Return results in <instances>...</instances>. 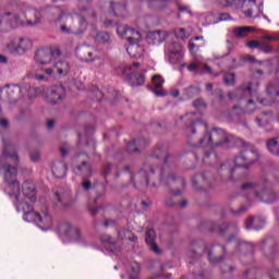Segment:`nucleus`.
Wrapping results in <instances>:
<instances>
[{"instance_id":"37","label":"nucleus","mask_w":279,"mask_h":279,"mask_svg":"<svg viewBox=\"0 0 279 279\" xmlns=\"http://www.w3.org/2000/svg\"><path fill=\"white\" fill-rule=\"evenodd\" d=\"M258 221L257 218H254V217H248L245 222H244V226H245V229L246 230H259L260 228H258V226H256V222Z\"/></svg>"},{"instance_id":"28","label":"nucleus","mask_w":279,"mask_h":279,"mask_svg":"<svg viewBox=\"0 0 279 279\" xmlns=\"http://www.w3.org/2000/svg\"><path fill=\"white\" fill-rule=\"evenodd\" d=\"M255 121L258 128H265V125H269V123L271 122V112L259 113Z\"/></svg>"},{"instance_id":"62","label":"nucleus","mask_w":279,"mask_h":279,"mask_svg":"<svg viewBox=\"0 0 279 279\" xmlns=\"http://www.w3.org/2000/svg\"><path fill=\"white\" fill-rule=\"evenodd\" d=\"M8 63V58L3 54H0V64H7Z\"/></svg>"},{"instance_id":"13","label":"nucleus","mask_w":279,"mask_h":279,"mask_svg":"<svg viewBox=\"0 0 279 279\" xmlns=\"http://www.w3.org/2000/svg\"><path fill=\"white\" fill-rule=\"evenodd\" d=\"M52 14H56L58 16L56 23H60V21H64V24L60 26V32L62 34H75V28L71 26V23H73V16L69 14H64L60 8L52 9Z\"/></svg>"},{"instance_id":"4","label":"nucleus","mask_w":279,"mask_h":279,"mask_svg":"<svg viewBox=\"0 0 279 279\" xmlns=\"http://www.w3.org/2000/svg\"><path fill=\"white\" fill-rule=\"evenodd\" d=\"M26 21V25L35 27L40 25L43 21V9L24 4L21 7V13L7 12L0 15V31L8 29V27H16L19 23Z\"/></svg>"},{"instance_id":"39","label":"nucleus","mask_w":279,"mask_h":279,"mask_svg":"<svg viewBox=\"0 0 279 279\" xmlns=\"http://www.w3.org/2000/svg\"><path fill=\"white\" fill-rule=\"evenodd\" d=\"M259 51H263L264 53H271L272 49L267 40L263 39L259 41Z\"/></svg>"},{"instance_id":"58","label":"nucleus","mask_w":279,"mask_h":279,"mask_svg":"<svg viewBox=\"0 0 279 279\" xmlns=\"http://www.w3.org/2000/svg\"><path fill=\"white\" fill-rule=\"evenodd\" d=\"M220 21H230V14L228 13L220 14Z\"/></svg>"},{"instance_id":"60","label":"nucleus","mask_w":279,"mask_h":279,"mask_svg":"<svg viewBox=\"0 0 279 279\" xmlns=\"http://www.w3.org/2000/svg\"><path fill=\"white\" fill-rule=\"evenodd\" d=\"M162 154H163L162 148H158L157 150H155L154 156H156V158H160V156H162Z\"/></svg>"},{"instance_id":"31","label":"nucleus","mask_w":279,"mask_h":279,"mask_svg":"<svg viewBox=\"0 0 279 279\" xmlns=\"http://www.w3.org/2000/svg\"><path fill=\"white\" fill-rule=\"evenodd\" d=\"M92 36L97 43L105 44L110 40V35L106 32H97V28L92 29Z\"/></svg>"},{"instance_id":"52","label":"nucleus","mask_w":279,"mask_h":279,"mask_svg":"<svg viewBox=\"0 0 279 279\" xmlns=\"http://www.w3.org/2000/svg\"><path fill=\"white\" fill-rule=\"evenodd\" d=\"M94 95L96 96V98H95L96 101H101V99H102V97H104V94L101 93V90L96 89V90L94 92Z\"/></svg>"},{"instance_id":"49","label":"nucleus","mask_w":279,"mask_h":279,"mask_svg":"<svg viewBox=\"0 0 279 279\" xmlns=\"http://www.w3.org/2000/svg\"><path fill=\"white\" fill-rule=\"evenodd\" d=\"M31 160L33 162H38L40 160V151L36 150L31 154Z\"/></svg>"},{"instance_id":"55","label":"nucleus","mask_w":279,"mask_h":279,"mask_svg":"<svg viewBox=\"0 0 279 279\" xmlns=\"http://www.w3.org/2000/svg\"><path fill=\"white\" fill-rule=\"evenodd\" d=\"M53 128H56V121L54 120H48L47 129L48 130H53Z\"/></svg>"},{"instance_id":"32","label":"nucleus","mask_w":279,"mask_h":279,"mask_svg":"<svg viewBox=\"0 0 279 279\" xmlns=\"http://www.w3.org/2000/svg\"><path fill=\"white\" fill-rule=\"evenodd\" d=\"M147 143V141H145V138H141L137 141H133L130 142L126 146L128 151H130L131 154L138 151V147H145V144Z\"/></svg>"},{"instance_id":"11","label":"nucleus","mask_w":279,"mask_h":279,"mask_svg":"<svg viewBox=\"0 0 279 279\" xmlns=\"http://www.w3.org/2000/svg\"><path fill=\"white\" fill-rule=\"evenodd\" d=\"M99 7L104 10H108L109 14H113V16H125L128 14V3H125V1H100Z\"/></svg>"},{"instance_id":"14","label":"nucleus","mask_w":279,"mask_h":279,"mask_svg":"<svg viewBox=\"0 0 279 279\" xmlns=\"http://www.w3.org/2000/svg\"><path fill=\"white\" fill-rule=\"evenodd\" d=\"M32 47V39L27 37L15 38L8 45V49L11 53H25L26 51H29Z\"/></svg>"},{"instance_id":"48","label":"nucleus","mask_w":279,"mask_h":279,"mask_svg":"<svg viewBox=\"0 0 279 279\" xmlns=\"http://www.w3.org/2000/svg\"><path fill=\"white\" fill-rule=\"evenodd\" d=\"M195 122H192V124H190L187 128H186V134L189 136V138H191V134H195Z\"/></svg>"},{"instance_id":"59","label":"nucleus","mask_w":279,"mask_h":279,"mask_svg":"<svg viewBox=\"0 0 279 279\" xmlns=\"http://www.w3.org/2000/svg\"><path fill=\"white\" fill-rule=\"evenodd\" d=\"M221 269L222 274H230V271H232V266H223Z\"/></svg>"},{"instance_id":"34","label":"nucleus","mask_w":279,"mask_h":279,"mask_svg":"<svg viewBox=\"0 0 279 279\" xmlns=\"http://www.w3.org/2000/svg\"><path fill=\"white\" fill-rule=\"evenodd\" d=\"M90 171H92L90 165H88L85 161H83L82 165L75 168V173H82V175H85V177L90 175Z\"/></svg>"},{"instance_id":"54","label":"nucleus","mask_w":279,"mask_h":279,"mask_svg":"<svg viewBox=\"0 0 279 279\" xmlns=\"http://www.w3.org/2000/svg\"><path fill=\"white\" fill-rule=\"evenodd\" d=\"M245 210H247V207L242 206L238 210H232V213H233V215H243V213H245Z\"/></svg>"},{"instance_id":"10","label":"nucleus","mask_w":279,"mask_h":279,"mask_svg":"<svg viewBox=\"0 0 279 279\" xmlns=\"http://www.w3.org/2000/svg\"><path fill=\"white\" fill-rule=\"evenodd\" d=\"M258 158H260L258 150L251 147L250 149L242 151L238 157H235V169H250V167H252V165H254Z\"/></svg>"},{"instance_id":"23","label":"nucleus","mask_w":279,"mask_h":279,"mask_svg":"<svg viewBox=\"0 0 279 279\" xmlns=\"http://www.w3.org/2000/svg\"><path fill=\"white\" fill-rule=\"evenodd\" d=\"M168 53L171 62H178L182 58V46L178 43H172L168 46Z\"/></svg>"},{"instance_id":"1","label":"nucleus","mask_w":279,"mask_h":279,"mask_svg":"<svg viewBox=\"0 0 279 279\" xmlns=\"http://www.w3.org/2000/svg\"><path fill=\"white\" fill-rule=\"evenodd\" d=\"M10 162H19V155L14 150V146L5 144L2 156L0 157V173H3L4 182L9 184V193L11 197L15 198V206L17 213H24L23 219L28 223L38 221V211H35L27 202H24L19 193V181L16 180V166Z\"/></svg>"},{"instance_id":"35","label":"nucleus","mask_w":279,"mask_h":279,"mask_svg":"<svg viewBox=\"0 0 279 279\" xmlns=\"http://www.w3.org/2000/svg\"><path fill=\"white\" fill-rule=\"evenodd\" d=\"M166 5L165 0H148V8L150 10H162Z\"/></svg>"},{"instance_id":"20","label":"nucleus","mask_w":279,"mask_h":279,"mask_svg":"<svg viewBox=\"0 0 279 279\" xmlns=\"http://www.w3.org/2000/svg\"><path fill=\"white\" fill-rule=\"evenodd\" d=\"M66 95V92L64 89V86L58 85L51 87L47 95V101L49 104H60L64 99Z\"/></svg>"},{"instance_id":"17","label":"nucleus","mask_w":279,"mask_h":279,"mask_svg":"<svg viewBox=\"0 0 279 279\" xmlns=\"http://www.w3.org/2000/svg\"><path fill=\"white\" fill-rule=\"evenodd\" d=\"M20 191L17 192L20 194V197L22 201L25 202V199H29V202H35L37 194H36V185H34L33 182L26 181L22 184V192H21V184L19 183Z\"/></svg>"},{"instance_id":"2","label":"nucleus","mask_w":279,"mask_h":279,"mask_svg":"<svg viewBox=\"0 0 279 279\" xmlns=\"http://www.w3.org/2000/svg\"><path fill=\"white\" fill-rule=\"evenodd\" d=\"M56 56H60L59 49L41 48L35 54L37 64L43 68L35 72L37 82H50V80H62L71 71V63L65 60L56 61Z\"/></svg>"},{"instance_id":"21","label":"nucleus","mask_w":279,"mask_h":279,"mask_svg":"<svg viewBox=\"0 0 279 279\" xmlns=\"http://www.w3.org/2000/svg\"><path fill=\"white\" fill-rule=\"evenodd\" d=\"M168 36L167 31H154L148 33L147 40L149 45H162Z\"/></svg>"},{"instance_id":"3","label":"nucleus","mask_w":279,"mask_h":279,"mask_svg":"<svg viewBox=\"0 0 279 279\" xmlns=\"http://www.w3.org/2000/svg\"><path fill=\"white\" fill-rule=\"evenodd\" d=\"M256 88H258V82L253 80L229 93L228 97L232 101H245L244 108L239 105L233 107V114H254L256 112L258 109V90Z\"/></svg>"},{"instance_id":"38","label":"nucleus","mask_w":279,"mask_h":279,"mask_svg":"<svg viewBox=\"0 0 279 279\" xmlns=\"http://www.w3.org/2000/svg\"><path fill=\"white\" fill-rule=\"evenodd\" d=\"M119 239L134 241V236L132 235V231L128 229H122L119 231Z\"/></svg>"},{"instance_id":"30","label":"nucleus","mask_w":279,"mask_h":279,"mask_svg":"<svg viewBox=\"0 0 279 279\" xmlns=\"http://www.w3.org/2000/svg\"><path fill=\"white\" fill-rule=\"evenodd\" d=\"M52 173L54 178H64L66 175V165L64 162H58L52 166Z\"/></svg>"},{"instance_id":"43","label":"nucleus","mask_w":279,"mask_h":279,"mask_svg":"<svg viewBox=\"0 0 279 279\" xmlns=\"http://www.w3.org/2000/svg\"><path fill=\"white\" fill-rule=\"evenodd\" d=\"M184 95L185 97H187V99H193V97L197 95V88L191 86L187 89H185Z\"/></svg>"},{"instance_id":"51","label":"nucleus","mask_w":279,"mask_h":279,"mask_svg":"<svg viewBox=\"0 0 279 279\" xmlns=\"http://www.w3.org/2000/svg\"><path fill=\"white\" fill-rule=\"evenodd\" d=\"M194 108H206V102H204L202 99L195 100Z\"/></svg>"},{"instance_id":"57","label":"nucleus","mask_w":279,"mask_h":279,"mask_svg":"<svg viewBox=\"0 0 279 279\" xmlns=\"http://www.w3.org/2000/svg\"><path fill=\"white\" fill-rule=\"evenodd\" d=\"M110 169H112V165L107 163V165L105 166V169H104V175H105V177L108 175V173H110Z\"/></svg>"},{"instance_id":"7","label":"nucleus","mask_w":279,"mask_h":279,"mask_svg":"<svg viewBox=\"0 0 279 279\" xmlns=\"http://www.w3.org/2000/svg\"><path fill=\"white\" fill-rule=\"evenodd\" d=\"M242 189L244 191H255L257 199L266 204H271V202H276L277 199L276 193L269 184L246 183Z\"/></svg>"},{"instance_id":"41","label":"nucleus","mask_w":279,"mask_h":279,"mask_svg":"<svg viewBox=\"0 0 279 279\" xmlns=\"http://www.w3.org/2000/svg\"><path fill=\"white\" fill-rule=\"evenodd\" d=\"M239 247H240L241 252H248L250 254H252V252H254V244H252V243L242 242V243H240Z\"/></svg>"},{"instance_id":"18","label":"nucleus","mask_w":279,"mask_h":279,"mask_svg":"<svg viewBox=\"0 0 279 279\" xmlns=\"http://www.w3.org/2000/svg\"><path fill=\"white\" fill-rule=\"evenodd\" d=\"M36 223L41 230H51V228L53 227V218H51V215H49L47 207H43L38 211Z\"/></svg>"},{"instance_id":"61","label":"nucleus","mask_w":279,"mask_h":279,"mask_svg":"<svg viewBox=\"0 0 279 279\" xmlns=\"http://www.w3.org/2000/svg\"><path fill=\"white\" fill-rule=\"evenodd\" d=\"M154 94L157 96V97H162L166 95L165 90L160 89V90H154Z\"/></svg>"},{"instance_id":"63","label":"nucleus","mask_w":279,"mask_h":279,"mask_svg":"<svg viewBox=\"0 0 279 279\" xmlns=\"http://www.w3.org/2000/svg\"><path fill=\"white\" fill-rule=\"evenodd\" d=\"M171 96H172V97H180V90L173 89V90L171 92Z\"/></svg>"},{"instance_id":"5","label":"nucleus","mask_w":279,"mask_h":279,"mask_svg":"<svg viewBox=\"0 0 279 279\" xmlns=\"http://www.w3.org/2000/svg\"><path fill=\"white\" fill-rule=\"evenodd\" d=\"M117 34L123 40L129 43L126 51L131 58H142L144 53L143 46H141V40H143V35L141 32L128 26V25H118Z\"/></svg>"},{"instance_id":"42","label":"nucleus","mask_w":279,"mask_h":279,"mask_svg":"<svg viewBox=\"0 0 279 279\" xmlns=\"http://www.w3.org/2000/svg\"><path fill=\"white\" fill-rule=\"evenodd\" d=\"M174 34L179 40H186V38H189V34H186L184 28H177Z\"/></svg>"},{"instance_id":"19","label":"nucleus","mask_w":279,"mask_h":279,"mask_svg":"<svg viewBox=\"0 0 279 279\" xmlns=\"http://www.w3.org/2000/svg\"><path fill=\"white\" fill-rule=\"evenodd\" d=\"M266 95L268 98H260L258 96V99H255L257 104H260L262 106H270V104H274V97H279V87L278 85L270 83L266 86Z\"/></svg>"},{"instance_id":"36","label":"nucleus","mask_w":279,"mask_h":279,"mask_svg":"<svg viewBox=\"0 0 279 279\" xmlns=\"http://www.w3.org/2000/svg\"><path fill=\"white\" fill-rule=\"evenodd\" d=\"M78 28H74V34L78 35L82 34L85 29L88 28V23L84 16H78Z\"/></svg>"},{"instance_id":"47","label":"nucleus","mask_w":279,"mask_h":279,"mask_svg":"<svg viewBox=\"0 0 279 279\" xmlns=\"http://www.w3.org/2000/svg\"><path fill=\"white\" fill-rule=\"evenodd\" d=\"M247 47H250V49H256V48H260V41L258 40H250L247 41Z\"/></svg>"},{"instance_id":"56","label":"nucleus","mask_w":279,"mask_h":279,"mask_svg":"<svg viewBox=\"0 0 279 279\" xmlns=\"http://www.w3.org/2000/svg\"><path fill=\"white\" fill-rule=\"evenodd\" d=\"M179 12H187V14H191V10L189 9V7L185 5H179Z\"/></svg>"},{"instance_id":"64","label":"nucleus","mask_w":279,"mask_h":279,"mask_svg":"<svg viewBox=\"0 0 279 279\" xmlns=\"http://www.w3.org/2000/svg\"><path fill=\"white\" fill-rule=\"evenodd\" d=\"M244 14H245V16H247L248 19L252 17V14H253L252 9H248L247 11H244Z\"/></svg>"},{"instance_id":"15","label":"nucleus","mask_w":279,"mask_h":279,"mask_svg":"<svg viewBox=\"0 0 279 279\" xmlns=\"http://www.w3.org/2000/svg\"><path fill=\"white\" fill-rule=\"evenodd\" d=\"M59 234L65 236L69 241H80L82 233L71 222H61L58 227Z\"/></svg>"},{"instance_id":"29","label":"nucleus","mask_w":279,"mask_h":279,"mask_svg":"<svg viewBox=\"0 0 279 279\" xmlns=\"http://www.w3.org/2000/svg\"><path fill=\"white\" fill-rule=\"evenodd\" d=\"M266 145L270 154L274 156H279V136L268 140Z\"/></svg>"},{"instance_id":"24","label":"nucleus","mask_w":279,"mask_h":279,"mask_svg":"<svg viewBox=\"0 0 279 279\" xmlns=\"http://www.w3.org/2000/svg\"><path fill=\"white\" fill-rule=\"evenodd\" d=\"M223 252H226V247L219 245H215L209 250L208 256L211 265H217V263L221 262V256H219V254H223Z\"/></svg>"},{"instance_id":"44","label":"nucleus","mask_w":279,"mask_h":279,"mask_svg":"<svg viewBox=\"0 0 279 279\" xmlns=\"http://www.w3.org/2000/svg\"><path fill=\"white\" fill-rule=\"evenodd\" d=\"M225 84H227V86H233V84H234V73H227L225 75Z\"/></svg>"},{"instance_id":"8","label":"nucleus","mask_w":279,"mask_h":279,"mask_svg":"<svg viewBox=\"0 0 279 279\" xmlns=\"http://www.w3.org/2000/svg\"><path fill=\"white\" fill-rule=\"evenodd\" d=\"M154 173H156V171L154 170V165L145 166L144 170H140L131 178V182L133 183V186H135V189H141V186H147V184H150V186H157L155 182L151 183V177L154 175Z\"/></svg>"},{"instance_id":"45","label":"nucleus","mask_w":279,"mask_h":279,"mask_svg":"<svg viewBox=\"0 0 279 279\" xmlns=\"http://www.w3.org/2000/svg\"><path fill=\"white\" fill-rule=\"evenodd\" d=\"M198 73H213V70L207 64H199Z\"/></svg>"},{"instance_id":"33","label":"nucleus","mask_w":279,"mask_h":279,"mask_svg":"<svg viewBox=\"0 0 279 279\" xmlns=\"http://www.w3.org/2000/svg\"><path fill=\"white\" fill-rule=\"evenodd\" d=\"M138 274H141V264L136 262L131 263L129 279H138Z\"/></svg>"},{"instance_id":"6","label":"nucleus","mask_w":279,"mask_h":279,"mask_svg":"<svg viewBox=\"0 0 279 279\" xmlns=\"http://www.w3.org/2000/svg\"><path fill=\"white\" fill-rule=\"evenodd\" d=\"M191 145L194 147H204L207 149H215V147H226L229 143L228 133L223 129H213L197 142L193 143L190 140Z\"/></svg>"},{"instance_id":"16","label":"nucleus","mask_w":279,"mask_h":279,"mask_svg":"<svg viewBox=\"0 0 279 279\" xmlns=\"http://www.w3.org/2000/svg\"><path fill=\"white\" fill-rule=\"evenodd\" d=\"M141 66V63L135 62L133 65H128L123 70V75H126V77H130L132 86H143L145 84V75L143 74H135L136 69Z\"/></svg>"},{"instance_id":"25","label":"nucleus","mask_w":279,"mask_h":279,"mask_svg":"<svg viewBox=\"0 0 279 279\" xmlns=\"http://www.w3.org/2000/svg\"><path fill=\"white\" fill-rule=\"evenodd\" d=\"M146 243L149 245L151 252L155 254H162L158 244H156V231L154 229H148L146 232Z\"/></svg>"},{"instance_id":"46","label":"nucleus","mask_w":279,"mask_h":279,"mask_svg":"<svg viewBox=\"0 0 279 279\" xmlns=\"http://www.w3.org/2000/svg\"><path fill=\"white\" fill-rule=\"evenodd\" d=\"M62 156H68L69 151H71V146L69 144H63L60 148Z\"/></svg>"},{"instance_id":"22","label":"nucleus","mask_w":279,"mask_h":279,"mask_svg":"<svg viewBox=\"0 0 279 279\" xmlns=\"http://www.w3.org/2000/svg\"><path fill=\"white\" fill-rule=\"evenodd\" d=\"M101 242L108 252H112L113 254H119V252H121L120 244L117 243L112 236L105 234L101 236Z\"/></svg>"},{"instance_id":"26","label":"nucleus","mask_w":279,"mask_h":279,"mask_svg":"<svg viewBox=\"0 0 279 279\" xmlns=\"http://www.w3.org/2000/svg\"><path fill=\"white\" fill-rule=\"evenodd\" d=\"M245 3L252 8V5H256V0H225L226 8H239L238 5H244Z\"/></svg>"},{"instance_id":"50","label":"nucleus","mask_w":279,"mask_h":279,"mask_svg":"<svg viewBox=\"0 0 279 279\" xmlns=\"http://www.w3.org/2000/svg\"><path fill=\"white\" fill-rule=\"evenodd\" d=\"M187 71H190L191 73H193V71H196L197 73H199V64L193 62L187 66Z\"/></svg>"},{"instance_id":"53","label":"nucleus","mask_w":279,"mask_h":279,"mask_svg":"<svg viewBox=\"0 0 279 279\" xmlns=\"http://www.w3.org/2000/svg\"><path fill=\"white\" fill-rule=\"evenodd\" d=\"M82 186L84 191H90V187L93 186V184L90 183V181L86 180L82 183Z\"/></svg>"},{"instance_id":"9","label":"nucleus","mask_w":279,"mask_h":279,"mask_svg":"<svg viewBox=\"0 0 279 279\" xmlns=\"http://www.w3.org/2000/svg\"><path fill=\"white\" fill-rule=\"evenodd\" d=\"M27 94V85L21 87L19 85H5L0 90V98L3 101L15 102Z\"/></svg>"},{"instance_id":"12","label":"nucleus","mask_w":279,"mask_h":279,"mask_svg":"<svg viewBox=\"0 0 279 279\" xmlns=\"http://www.w3.org/2000/svg\"><path fill=\"white\" fill-rule=\"evenodd\" d=\"M76 56L82 62H95L99 59V50L90 45H81L76 48Z\"/></svg>"},{"instance_id":"40","label":"nucleus","mask_w":279,"mask_h":279,"mask_svg":"<svg viewBox=\"0 0 279 279\" xmlns=\"http://www.w3.org/2000/svg\"><path fill=\"white\" fill-rule=\"evenodd\" d=\"M162 84H165V78L158 74L153 76V86L155 88H161Z\"/></svg>"},{"instance_id":"27","label":"nucleus","mask_w":279,"mask_h":279,"mask_svg":"<svg viewBox=\"0 0 279 279\" xmlns=\"http://www.w3.org/2000/svg\"><path fill=\"white\" fill-rule=\"evenodd\" d=\"M254 29V26H240L233 29V34L235 38H245V36L252 34Z\"/></svg>"}]
</instances>
